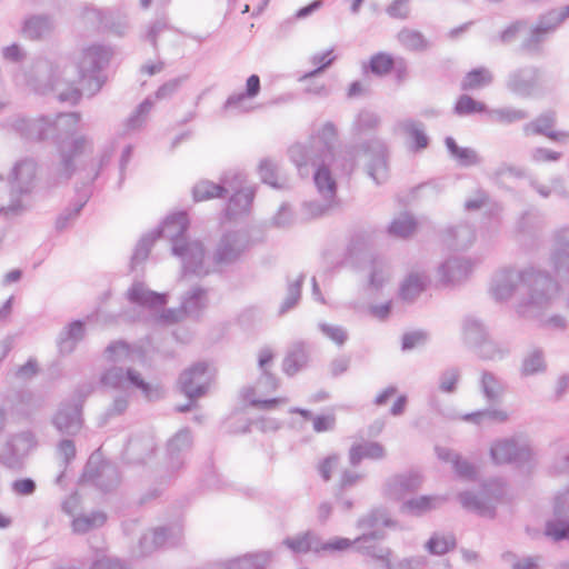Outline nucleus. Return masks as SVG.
<instances>
[{"label": "nucleus", "instance_id": "1", "mask_svg": "<svg viewBox=\"0 0 569 569\" xmlns=\"http://www.w3.org/2000/svg\"><path fill=\"white\" fill-rule=\"evenodd\" d=\"M336 140L335 124L326 122L308 141L297 142L288 149L289 158L301 177L313 173L315 184L323 200H335L337 193V182L331 176L330 167H341L345 172L350 173L356 167V159L359 154L369 158L367 173L376 184H382L388 180V149L383 140L372 138L359 147L348 149L346 151L348 159L341 166L338 164L336 158Z\"/></svg>", "mask_w": 569, "mask_h": 569}, {"label": "nucleus", "instance_id": "2", "mask_svg": "<svg viewBox=\"0 0 569 569\" xmlns=\"http://www.w3.org/2000/svg\"><path fill=\"white\" fill-rule=\"evenodd\" d=\"M81 116L78 112H61L56 116L31 117L13 113L6 118L3 129L24 143H39L51 139L59 154V162L51 169V184L67 183L78 170L77 158L93 151V139L76 134Z\"/></svg>", "mask_w": 569, "mask_h": 569}, {"label": "nucleus", "instance_id": "3", "mask_svg": "<svg viewBox=\"0 0 569 569\" xmlns=\"http://www.w3.org/2000/svg\"><path fill=\"white\" fill-rule=\"evenodd\" d=\"M111 49L93 44L82 50L78 64L66 66L59 77L49 60L34 62L32 74L37 81L36 90L41 93L52 91L61 102L76 104L82 92L92 97L102 88L106 78L102 69L108 66Z\"/></svg>", "mask_w": 569, "mask_h": 569}, {"label": "nucleus", "instance_id": "4", "mask_svg": "<svg viewBox=\"0 0 569 569\" xmlns=\"http://www.w3.org/2000/svg\"><path fill=\"white\" fill-rule=\"evenodd\" d=\"M189 228L188 214L183 211L168 216L161 226L143 234L136 244L131 257V270H136L149 257L151 247L158 238H166L171 242V252L180 259L183 274L190 273L196 257L201 256V241L190 240L186 233Z\"/></svg>", "mask_w": 569, "mask_h": 569}, {"label": "nucleus", "instance_id": "5", "mask_svg": "<svg viewBox=\"0 0 569 569\" xmlns=\"http://www.w3.org/2000/svg\"><path fill=\"white\" fill-rule=\"evenodd\" d=\"M251 246L252 239L248 231H224L217 240L211 254L207 253L201 242V256L196 257L190 274L206 277L211 273L221 272L224 268L240 261Z\"/></svg>", "mask_w": 569, "mask_h": 569}, {"label": "nucleus", "instance_id": "6", "mask_svg": "<svg viewBox=\"0 0 569 569\" xmlns=\"http://www.w3.org/2000/svg\"><path fill=\"white\" fill-rule=\"evenodd\" d=\"M523 295L516 306L521 317H535L552 305L559 295L557 279L547 270L529 266L522 269Z\"/></svg>", "mask_w": 569, "mask_h": 569}, {"label": "nucleus", "instance_id": "7", "mask_svg": "<svg viewBox=\"0 0 569 569\" xmlns=\"http://www.w3.org/2000/svg\"><path fill=\"white\" fill-rule=\"evenodd\" d=\"M505 482L501 479H490L483 483L479 493L462 491L458 495L461 506L481 517L495 518L497 505L503 499Z\"/></svg>", "mask_w": 569, "mask_h": 569}, {"label": "nucleus", "instance_id": "8", "mask_svg": "<svg viewBox=\"0 0 569 569\" xmlns=\"http://www.w3.org/2000/svg\"><path fill=\"white\" fill-rule=\"evenodd\" d=\"M38 163L31 157L18 160L9 173L8 181L10 184V203L7 206L8 211L19 213L22 210L20 197L28 194L34 188Z\"/></svg>", "mask_w": 569, "mask_h": 569}, {"label": "nucleus", "instance_id": "9", "mask_svg": "<svg viewBox=\"0 0 569 569\" xmlns=\"http://www.w3.org/2000/svg\"><path fill=\"white\" fill-rule=\"evenodd\" d=\"M567 18H569V4L560 9H552L540 16L529 34L522 40L520 49L529 54H539L542 43Z\"/></svg>", "mask_w": 569, "mask_h": 569}, {"label": "nucleus", "instance_id": "10", "mask_svg": "<svg viewBox=\"0 0 569 569\" xmlns=\"http://www.w3.org/2000/svg\"><path fill=\"white\" fill-rule=\"evenodd\" d=\"M38 447V439L32 430L12 433L0 453V463L11 470L23 467L27 457Z\"/></svg>", "mask_w": 569, "mask_h": 569}, {"label": "nucleus", "instance_id": "11", "mask_svg": "<svg viewBox=\"0 0 569 569\" xmlns=\"http://www.w3.org/2000/svg\"><path fill=\"white\" fill-rule=\"evenodd\" d=\"M82 478L103 492L113 490L120 482L118 467L110 461L101 460L97 453H92L89 457Z\"/></svg>", "mask_w": 569, "mask_h": 569}, {"label": "nucleus", "instance_id": "12", "mask_svg": "<svg viewBox=\"0 0 569 569\" xmlns=\"http://www.w3.org/2000/svg\"><path fill=\"white\" fill-rule=\"evenodd\" d=\"M545 533L555 541L569 540V487L556 495L553 517L546 522Z\"/></svg>", "mask_w": 569, "mask_h": 569}, {"label": "nucleus", "instance_id": "13", "mask_svg": "<svg viewBox=\"0 0 569 569\" xmlns=\"http://www.w3.org/2000/svg\"><path fill=\"white\" fill-rule=\"evenodd\" d=\"M385 538V531L362 532L353 539V548L358 553L380 562L383 569H396L390 561L391 550L378 543Z\"/></svg>", "mask_w": 569, "mask_h": 569}, {"label": "nucleus", "instance_id": "14", "mask_svg": "<svg viewBox=\"0 0 569 569\" xmlns=\"http://www.w3.org/2000/svg\"><path fill=\"white\" fill-rule=\"evenodd\" d=\"M519 284L522 286V269L502 267L492 274L489 292L497 302H505L513 297Z\"/></svg>", "mask_w": 569, "mask_h": 569}, {"label": "nucleus", "instance_id": "15", "mask_svg": "<svg viewBox=\"0 0 569 569\" xmlns=\"http://www.w3.org/2000/svg\"><path fill=\"white\" fill-rule=\"evenodd\" d=\"M506 86L518 97H531L541 88V71L535 66L518 68L509 73Z\"/></svg>", "mask_w": 569, "mask_h": 569}, {"label": "nucleus", "instance_id": "16", "mask_svg": "<svg viewBox=\"0 0 569 569\" xmlns=\"http://www.w3.org/2000/svg\"><path fill=\"white\" fill-rule=\"evenodd\" d=\"M183 528L180 523H171L156 528L150 533L140 538L139 547L141 555L147 556L153 550L162 547H176L181 542Z\"/></svg>", "mask_w": 569, "mask_h": 569}, {"label": "nucleus", "instance_id": "17", "mask_svg": "<svg viewBox=\"0 0 569 569\" xmlns=\"http://www.w3.org/2000/svg\"><path fill=\"white\" fill-rule=\"evenodd\" d=\"M531 456V449L527 445H519L513 438L497 440L490 448V457L496 465L515 463L520 466L529 462Z\"/></svg>", "mask_w": 569, "mask_h": 569}, {"label": "nucleus", "instance_id": "18", "mask_svg": "<svg viewBox=\"0 0 569 569\" xmlns=\"http://www.w3.org/2000/svg\"><path fill=\"white\" fill-rule=\"evenodd\" d=\"M550 263L556 274L569 282V224L557 228L551 236Z\"/></svg>", "mask_w": 569, "mask_h": 569}, {"label": "nucleus", "instance_id": "19", "mask_svg": "<svg viewBox=\"0 0 569 569\" xmlns=\"http://www.w3.org/2000/svg\"><path fill=\"white\" fill-rule=\"evenodd\" d=\"M207 370L204 362H198L180 375L179 388L188 399L197 400L207 392L209 387Z\"/></svg>", "mask_w": 569, "mask_h": 569}, {"label": "nucleus", "instance_id": "20", "mask_svg": "<svg viewBox=\"0 0 569 569\" xmlns=\"http://www.w3.org/2000/svg\"><path fill=\"white\" fill-rule=\"evenodd\" d=\"M192 433L190 429L182 428L167 442V466L170 471L181 469L192 447Z\"/></svg>", "mask_w": 569, "mask_h": 569}, {"label": "nucleus", "instance_id": "21", "mask_svg": "<svg viewBox=\"0 0 569 569\" xmlns=\"http://www.w3.org/2000/svg\"><path fill=\"white\" fill-rule=\"evenodd\" d=\"M421 485L422 477L419 472L399 473L387 479L383 486V493L390 499L401 500L406 496L416 492Z\"/></svg>", "mask_w": 569, "mask_h": 569}, {"label": "nucleus", "instance_id": "22", "mask_svg": "<svg viewBox=\"0 0 569 569\" xmlns=\"http://www.w3.org/2000/svg\"><path fill=\"white\" fill-rule=\"evenodd\" d=\"M59 432L68 436L77 435L82 427L81 409L79 405L63 403L52 420Z\"/></svg>", "mask_w": 569, "mask_h": 569}, {"label": "nucleus", "instance_id": "23", "mask_svg": "<svg viewBox=\"0 0 569 569\" xmlns=\"http://www.w3.org/2000/svg\"><path fill=\"white\" fill-rule=\"evenodd\" d=\"M84 16L88 20L97 23L98 27L108 29L117 36H123L129 27L127 17L120 12L89 8Z\"/></svg>", "mask_w": 569, "mask_h": 569}, {"label": "nucleus", "instance_id": "24", "mask_svg": "<svg viewBox=\"0 0 569 569\" xmlns=\"http://www.w3.org/2000/svg\"><path fill=\"white\" fill-rule=\"evenodd\" d=\"M127 299L133 305L147 308H157L167 305L168 295L152 291L141 281H134L127 290Z\"/></svg>", "mask_w": 569, "mask_h": 569}, {"label": "nucleus", "instance_id": "25", "mask_svg": "<svg viewBox=\"0 0 569 569\" xmlns=\"http://www.w3.org/2000/svg\"><path fill=\"white\" fill-rule=\"evenodd\" d=\"M395 130L403 133L410 140L409 149L418 152L429 146V137L426 133L425 123L411 118L398 121Z\"/></svg>", "mask_w": 569, "mask_h": 569}, {"label": "nucleus", "instance_id": "26", "mask_svg": "<svg viewBox=\"0 0 569 569\" xmlns=\"http://www.w3.org/2000/svg\"><path fill=\"white\" fill-rule=\"evenodd\" d=\"M208 305V289L194 286L181 297L180 309L187 318L199 319Z\"/></svg>", "mask_w": 569, "mask_h": 569}, {"label": "nucleus", "instance_id": "27", "mask_svg": "<svg viewBox=\"0 0 569 569\" xmlns=\"http://www.w3.org/2000/svg\"><path fill=\"white\" fill-rule=\"evenodd\" d=\"M473 264L469 259L451 257L439 267L441 280L446 283H458L465 280L472 271Z\"/></svg>", "mask_w": 569, "mask_h": 569}, {"label": "nucleus", "instance_id": "28", "mask_svg": "<svg viewBox=\"0 0 569 569\" xmlns=\"http://www.w3.org/2000/svg\"><path fill=\"white\" fill-rule=\"evenodd\" d=\"M447 498L442 496H419L405 500L400 506V512L410 517H422L428 512L440 508Z\"/></svg>", "mask_w": 569, "mask_h": 569}, {"label": "nucleus", "instance_id": "29", "mask_svg": "<svg viewBox=\"0 0 569 569\" xmlns=\"http://www.w3.org/2000/svg\"><path fill=\"white\" fill-rule=\"evenodd\" d=\"M386 527H396V521L390 518L387 509L385 508H373L359 517L356 522V528L360 530L361 533L385 531L383 528Z\"/></svg>", "mask_w": 569, "mask_h": 569}, {"label": "nucleus", "instance_id": "30", "mask_svg": "<svg viewBox=\"0 0 569 569\" xmlns=\"http://www.w3.org/2000/svg\"><path fill=\"white\" fill-rule=\"evenodd\" d=\"M556 123V114L552 111L541 113L535 120L527 122L522 127V132L526 137L530 136H546L549 139L557 141L562 133L553 131Z\"/></svg>", "mask_w": 569, "mask_h": 569}, {"label": "nucleus", "instance_id": "31", "mask_svg": "<svg viewBox=\"0 0 569 569\" xmlns=\"http://www.w3.org/2000/svg\"><path fill=\"white\" fill-rule=\"evenodd\" d=\"M56 23L51 16L34 14L24 20L22 33L31 40L43 39L51 34Z\"/></svg>", "mask_w": 569, "mask_h": 569}, {"label": "nucleus", "instance_id": "32", "mask_svg": "<svg viewBox=\"0 0 569 569\" xmlns=\"http://www.w3.org/2000/svg\"><path fill=\"white\" fill-rule=\"evenodd\" d=\"M86 333L84 322L74 320L66 326L59 333L57 343L59 352L62 355L71 353L77 345L83 339Z\"/></svg>", "mask_w": 569, "mask_h": 569}, {"label": "nucleus", "instance_id": "33", "mask_svg": "<svg viewBox=\"0 0 569 569\" xmlns=\"http://www.w3.org/2000/svg\"><path fill=\"white\" fill-rule=\"evenodd\" d=\"M152 107L153 100L150 97L146 98L120 126L117 131V136L122 138L132 131L141 129L146 123Z\"/></svg>", "mask_w": 569, "mask_h": 569}, {"label": "nucleus", "instance_id": "34", "mask_svg": "<svg viewBox=\"0 0 569 569\" xmlns=\"http://www.w3.org/2000/svg\"><path fill=\"white\" fill-rule=\"evenodd\" d=\"M385 448L376 441H366L352 445L349 450V462L357 467L363 459L380 460L385 458Z\"/></svg>", "mask_w": 569, "mask_h": 569}, {"label": "nucleus", "instance_id": "35", "mask_svg": "<svg viewBox=\"0 0 569 569\" xmlns=\"http://www.w3.org/2000/svg\"><path fill=\"white\" fill-rule=\"evenodd\" d=\"M309 360V353L305 342L293 343L282 362L283 372L288 376H295L298 371L305 368Z\"/></svg>", "mask_w": 569, "mask_h": 569}, {"label": "nucleus", "instance_id": "36", "mask_svg": "<svg viewBox=\"0 0 569 569\" xmlns=\"http://www.w3.org/2000/svg\"><path fill=\"white\" fill-rule=\"evenodd\" d=\"M480 389L489 403H498L505 395V381L491 371H483L480 377Z\"/></svg>", "mask_w": 569, "mask_h": 569}, {"label": "nucleus", "instance_id": "37", "mask_svg": "<svg viewBox=\"0 0 569 569\" xmlns=\"http://www.w3.org/2000/svg\"><path fill=\"white\" fill-rule=\"evenodd\" d=\"M258 173L261 181L269 184L273 189H286L288 187V180L282 177L279 172V166L277 161L270 158H263L260 160L258 166Z\"/></svg>", "mask_w": 569, "mask_h": 569}, {"label": "nucleus", "instance_id": "38", "mask_svg": "<svg viewBox=\"0 0 569 569\" xmlns=\"http://www.w3.org/2000/svg\"><path fill=\"white\" fill-rule=\"evenodd\" d=\"M257 187L244 188V190L231 193L226 207V216L231 219L238 214L248 212L256 196Z\"/></svg>", "mask_w": 569, "mask_h": 569}, {"label": "nucleus", "instance_id": "39", "mask_svg": "<svg viewBox=\"0 0 569 569\" xmlns=\"http://www.w3.org/2000/svg\"><path fill=\"white\" fill-rule=\"evenodd\" d=\"M427 276L419 272H411L402 281L399 288V297L406 302H413L427 287Z\"/></svg>", "mask_w": 569, "mask_h": 569}, {"label": "nucleus", "instance_id": "40", "mask_svg": "<svg viewBox=\"0 0 569 569\" xmlns=\"http://www.w3.org/2000/svg\"><path fill=\"white\" fill-rule=\"evenodd\" d=\"M319 536L313 531L298 533L283 540V545L293 553L312 551L318 553Z\"/></svg>", "mask_w": 569, "mask_h": 569}, {"label": "nucleus", "instance_id": "41", "mask_svg": "<svg viewBox=\"0 0 569 569\" xmlns=\"http://www.w3.org/2000/svg\"><path fill=\"white\" fill-rule=\"evenodd\" d=\"M476 239L475 228L468 223L456 226L448 230V246L456 250L469 248Z\"/></svg>", "mask_w": 569, "mask_h": 569}, {"label": "nucleus", "instance_id": "42", "mask_svg": "<svg viewBox=\"0 0 569 569\" xmlns=\"http://www.w3.org/2000/svg\"><path fill=\"white\" fill-rule=\"evenodd\" d=\"M445 144L451 158L462 167L477 166L481 162V159L475 149L459 147L452 137H447L445 139Z\"/></svg>", "mask_w": 569, "mask_h": 569}, {"label": "nucleus", "instance_id": "43", "mask_svg": "<svg viewBox=\"0 0 569 569\" xmlns=\"http://www.w3.org/2000/svg\"><path fill=\"white\" fill-rule=\"evenodd\" d=\"M487 116L493 123L510 126L527 119L529 113L526 110L513 107H501L487 110Z\"/></svg>", "mask_w": 569, "mask_h": 569}, {"label": "nucleus", "instance_id": "44", "mask_svg": "<svg viewBox=\"0 0 569 569\" xmlns=\"http://www.w3.org/2000/svg\"><path fill=\"white\" fill-rule=\"evenodd\" d=\"M127 385L139 389L143 397L149 401L158 400L162 397L163 390L159 385H151L142 379L140 373L132 368L127 369Z\"/></svg>", "mask_w": 569, "mask_h": 569}, {"label": "nucleus", "instance_id": "45", "mask_svg": "<svg viewBox=\"0 0 569 569\" xmlns=\"http://www.w3.org/2000/svg\"><path fill=\"white\" fill-rule=\"evenodd\" d=\"M107 521V515L100 510H93L76 517L72 521V529L76 533H86L92 529L102 527Z\"/></svg>", "mask_w": 569, "mask_h": 569}, {"label": "nucleus", "instance_id": "46", "mask_svg": "<svg viewBox=\"0 0 569 569\" xmlns=\"http://www.w3.org/2000/svg\"><path fill=\"white\" fill-rule=\"evenodd\" d=\"M114 149L116 144L111 142L102 149L98 161H91L88 169H80V172L84 171L82 177L83 184L92 183L99 177L101 170L109 164Z\"/></svg>", "mask_w": 569, "mask_h": 569}, {"label": "nucleus", "instance_id": "47", "mask_svg": "<svg viewBox=\"0 0 569 569\" xmlns=\"http://www.w3.org/2000/svg\"><path fill=\"white\" fill-rule=\"evenodd\" d=\"M270 560L269 552L248 553L231 559L227 562V569H263Z\"/></svg>", "mask_w": 569, "mask_h": 569}, {"label": "nucleus", "instance_id": "48", "mask_svg": "<svg viewBox=\"0 0 569 569\" xmlns=\"http://www.w3.org/2000/svg\"><path fill=\"white\" fill-rule=\"evenodd\" d=\"M463 339L467 345L475 347L488 337L487 328L475 317H467L462 326Z\"/></svg>", "mask_w": 569, "mask_h": 569}, {"label": "nucleus", "instance_id": "49", "mask_svg": "<svg viewBox=\"0 0 569 569\" xmlns=\"http://www.w3.org/2000/svg\"><path fill=\"white\" fill-rule=\"evenodd\" d=\"M546 370L545 353L541 348H532L523 357L521 363V375L525 377L533 376Z\"/></svg>", "mask_w": 569, "mask_h": 569}, {"label": "nucleus", "instance_id": "50", "mask_svg": "<svg viewBox=\"0 0 569 569\" xmlns=\"http://www.w3.org/2000/svg\"><path fill=\"white\" fill-rule=\"evenodd\" d=\"M380 117L375 111L361 110L352 122V133L361 136L375 131L380 126Z\"/></svg>", "mask_w": 569, "mask_h": 569}, {"label": "nucleus", "instance_id": "51", "mask_svg": "<svg viewBox=\"0 0 569 569\" xmlns=\"http://www.w3.org/2000/svg\"><path fill=\"white\" fill-rule=\"evenodd\" d=\"M400 44L410 51H425L430 47V42L417 30L403 28L398 33Z\"/></svg>", "mask_w": 569, "mask_h": 569}, {"label": "nucleus", "instance_id": "52", "mask_svg": "<svg viewBox=\"0 0 569 569\" xmlns=\"http://www.w3.org/2000/svg\"><path fill=\"white\" fill-rule=\"evenodd\" d=\"M395 67V59L391 54L386 52H378L373 54L368 64H363L365 72H371L375 76H387Z\"/></svg>", "mask_w": 569, "mask_h": 569}, {"label": "nucleus", "instance_id": "53", "mask_svg": "<svg viewBox=\"0 0 569 569\" xmlns=\"http://www.w3.org/2000/svg\"><path fill=\"white\" fill-rule=\"evenodd\" d=\"M478 355L486 360H502L509 355V348L507 346L497 343L486 337L480 343L473 347Z\"/></svg>", "mask_w": 569, "mask_h": 569}, {"label": "nucleus", "instance_id": "54", "mask_svg": "<svg viewBox=\"0 0 569 569\" xmlns=\"http://www.w3.org/2000/svg\"><path fill=\"white\" fill-rule=\"evenodd\" d=\"M89 199V194L84 192L79 197L78 200H76L73 203H71L68 208H66L57 218L56 220V228L59 231H62L67 229L71 222H73L79 213L81 212L82 208L86 206L87 201Z\"/></svg>", "mask_w": 569, "mask_h": 569}, {"label": "nucleus", "instance_id": "55", "mask_svg": "<svg viewBox=\"0 0 569 569\" xmlns=\"http://www.w3.org/2000/svg\"><path fill=\"white\" fill-rule=\"evenodd\" d=\"M457 541L453 535H442L436 532L429 538L425 547L429 553L442 556L449 552L450 550L455 549Z\"/></svg>", "mask_w": 569, "mask_h": 569}, {"label": "nucleus", "instance_id": "56", "mask_svg": "<svg viewBox=\"0 0 569 569\" xmlns=\"http://www.w3.org/2000/svg\"><path fill=\"white\" fill-rule=\"evenodd\" d=\"M492 82V74L486 68H476L469 71L461 82L465 91L475 90Z\"/></svg>", "mask_w": 569, "mask_h": 569}, {"label": "nucleus", "instance_id": "57", "mask_svg": "<svg viewBox=\"0 0 569 569\" xmlns=\"http://www.w3.org/2000/svg\"><path fill=\"white\" fill-rule=\"evenodd\" d=\"M303 281H305V274L301 273L295 281L288 283L286 298L282 301L280 309H279L280 315L288 312L289 310H291L292 308H295L297 306V303L299 302L300 297H301V288H302Z\"/></svg>", "mask_w": 569, "mask_h": 569}, {"label": "nucleus", "instance_id": "58", "mask_svg": "<svg viewBox=\"0 0 569 569\" xmlns=\"http://www.w3.org/2000/svg\"><path fill=\"white\" fill-rule=\"evenodd\" d=\"M529 186L542 198H549L551 194L561 196L565 192L563 179L553 177L550 179L549 184L539 182L535 178L529 179Z\"/></svg>", "mask_w": 569, "mask_h": 569}, {"label": "nucleus", "instance_id": "59", "mask_svg": "<svg viewBox=\"0 0 569 569\" xmlns=\"http://www.w3.org/2000/svg\"><path fill=\"white\" fill-rule=\"evenodd\" d=\"M101 383L121 392L127 391V370L121 367H111L101 376Z\"/></svg>", "mask_w": 569, "mask_h": 569}, {"label": "nucleus", "instance_id": "60", "mask_svg": "<svg viewBox=\"0 0 569 569\" xmlns=\"http://www.w3.org/2000/svg\"><path fill=\"white\" fill-rule=\"evenodd\" d=\"M219 184L222 187V197L227 193L239 192L250 187L246 184V174L241 171L224 173Z\"/></svg>", "mask_w": 569, "mask_h": 569}, {"label": "nucleus", "instance_id": "61", "mask_svg": "<svg viewBox=\"0 0 569 569\" xmlns=\"http://www.w3.org/2000/svg\"><path fill=\"white\" fill-rule=\"evenodd\" d=\"M461 371L458 367L446 368L439 373V390L445 393H455L458 389Z\"/></svg>", "mask_w": 569, "mask_h": 569}, {"label": "nucleus", "instance_id": "62", "mask_svg": "<svg viewBox=\"0 0 569 569\" xmlns=\"http://www.w3.org/2000/svg\"><path fill=\"white\" fill-rule=\"evenodd\" d=\"M333 200H311L301 206L300 220L307 221L323 216L331 207Z\"/></svg>", "mask_w": 569, "mask_h": 569}, {"label": "nucleus", "instance_id": "63", "mask_svg": "<svg viewBox=\"0 0 569 569\" xmlns=\"http://www.w3.org/2000/svg\"><path fill=\"white\" fill-rule=\"evenodd\" d=\"M192 193L196 201L222 198V187L219 183L203 180L193 187Z\"/></svg>", "mask_w": 569, "mask_h": 569}, {"label": "nucleus", "instance_id": "64", "mask_svg": "<svg viewBox=\"0 0 569 569\" xmlns=\"http://www.w3.org/2000/svg\"><path fill=\"white\" fill-rule=\"evenodd\" d=\"M416 229L415 219L408 213L401 214L396 218L389 226L388 231L390 234L407 238L410 236Z\"/></svg>", "mask_w": 569, "mask_h": 569}]
</instances>
